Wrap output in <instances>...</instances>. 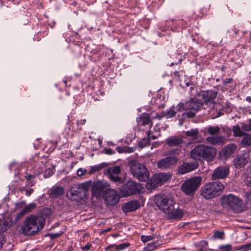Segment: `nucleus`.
I'll return each mask as SVG.
<instances>
[{
	"instance_id": "f8f14e48",
	"label": "nucleus",
	"mask_w": 251,
	"mask_h": 251,
	"mask_svg": "<svg viewBox=\"0 0 251 251\" xmlns=\"http://www.w3.org/2000/svg\"><path fill=\"white\" fill-rule=\"evenodd\" d=\"M79 188L75 184L74 186L72 187L69 191L66 193L67 197L72 201H80L84 198L83 192L79 190Z\"/></svg>"
},
{
	"instance_id": "9d476101",
	"label": "nucleus",
	"mask_w": 251,
	"mask_h": 251,
	"mask_svg": "<svg viewBox=\"0 0 251 251\" xmlns=\"http://www.w3.org/2000/svg\"><path fill=\"white\" fill-rule=\"evenodd\" d=\"M217 94V91L212 90H208L201 91L199 93L197 94V96L201 97L203 100V101H202L203 104H205L209 106L211 105L213 106L215 103L214 100L216 98Z\"/></svg>"
},
{
	"instance_id": "72a5a7b5",
	"label": "nucleus",
	"mask_w": 251,
	"mask_h": 251,
	"mask_svg": "<svg viewBox=\"0 0 251 251\" xmlns=\"http://www.w3.org/2000/svg\"><path fill=\"white\" fill-rule=\"evenodd\" d=\"M108 178L113 182L116 183L117 185L121 184L123 183V180L119 175H107Z\"/></svg>"
},
{
	"instance_id": "a878e982",
	"label": "nucleus",
	"mask_w": 251,
	"mask_h": 251,
	"mask_svg": "<svg viewBox=\"0 0 251 251\" xmlns=\"http://www.w3.org/2000/svg\"><path fill=\"white\" fill-rule=\"evenodd\" d=\"M144 166V164L135 160H132L128 163L130 171L132 175L134 174L135 172L137 173L139 172L140 168H142Z\"/></svg>"
},
{
	"instance_id": "49530a36",
	"label": "nucleus",
	"mask_w": 251,
	"mask_h": 251,
	"mask_svg": "<svg viewBox=\"0 0 251 251\" xmlns=\"http://www.w3.org/2000/svg\"><path fill=\"white\" fill-rule=\"evenodd\" d=\"M181 150L180 149H176L174 150H170L168 154L170 155H172V156H176L179 155L180 153L181 152Z\"/></svg>"
},
{
	"instance_id": "ddd939ff",
	"label": "nucleus",
	"mask_w": 251,
	"mask_h": 251,
	"mask_svg": "<svg viewBox=\"0 0 251 251\" xmlns=\"http://www.w3.org/2000/svg\"><path fill=\"white\" fill-rule=\"evenodd\" d=\"M199 164L197 163L183 162L177 168V174L184 175L190 172L196 170L198 167Z\"/></svg>"
},
{
	"instance_id": "4c0bfd02",
	"label": "nucleus",
	"mask_w": 251,
	"mask_h": 251,
	"mask_svg": "<svg viewBox=\"0 0 251 251\" xmlns=\"http://www.w3.org/2000/svg\"><path fill=\"white\" fill-rule=\"evenodd\" d=\"M176 111L174 110L173 107H171L166 111H163V116H165L167 118H171L175 116Z\"/></svg>"
},
{
	"instance_id": "ea45409f",
	"label": "nucleus",
	"mask_w": 251,
	"mask_h": 251,
	"mask_svg": "<svg viewBox=\"0 0 251 251\" xmlns=\"http://www.w3.org/2000/svg\"><path fill=\"white\" fill-rule=\"evenodd\" d=\"M157 174L160 177L163 183L168 181L171 176V175L170 174H167L164 173H160Z\"/></svg>"
},
{
	"instance_id": "338daca9",
	"label": "nucleus",
	"mask_w": 251,
	"mask_h": 251,
	"mask_svg": "<svg viewBox=\"0 0 251 251\" xmlns=\"http://www.w3.org/2000/svg\"><path fill=\"white\" fill-rule=\"evenodd\" d=\"M91 247V245L89 243H88L86 245L83 246V247L81 248V249L82 250H89Z\"/></svg>"
},
{
	"instance_id": "dca6fc26",
	"label": "nucleus",
	"mask_w": 251,
	"mask_h": 251,
	"mask_svg": "<svg viewBox=\"0 0 251 251\" xmlns=\"http://www.w3.org/2000/svg\"><path fill=\"white\" fill-rule=\"evenodd\" d=\"M132 175L140 181H147L150 178L149 171L146 168L145 165L142 168H140V171L139 172L137 173L135 172V174Z\"/></svg>"
},
{
	"instance_id": "b1692460",
	"label": "nucleus",
	"mask_w": 251,
	"mask_h": 251,
	"mask_svg": "<svg viewBox=\"0 0 251 251\" xmlns=\"http://www.w3.org/2000/svg\"><path fill=\"white\" fill-rule=\"evenodd\" d=\"M206 141L210 144L220 145L225 143L226 139L223 136H210L206 138Z\"/></svg>"
},
{
	"instance_id": "603ef678",
	"label": "nucleus",
	"mask_w": 251,
	"mask_h": 251,
	"mask_svg": "<svg viewBox=\"0 0 251 251\" xmlns=\"http://www.w3.org/2000/svg\"><path fill=\"white\" fill-rule=\"evenodd\" d=\"M239 249L242 250L244 251H247L248 250H251V243L240 246L239 247Z\"/></svg>"
},
{
	"instance_id": "f3484780",
	"label": "nucleus",
	"mask_w": 251,
	"mask_h": 251,
	"mask_svg": "<svg viewBox=\"0 0 251 251\" xmlns=\"http://www.w3.org/2000/svg\"><path fill=\"white\" fill-rule=\"evenodd\" d=\"M137 122L139 126L149 125L150 127L152 126V122L149 114L147 113H142L137 118Z\"/></svg>"
},
{
	"instance_id": "20e7f679",
	"label": "nucleus",
	"mask_w": 251,
	"mask_h": 251,
	"mask_svg": "<svg viewBox=\"0 0 251 251\" xmlns=\"http://www.w3.org/2000/svg\"><path fill=\"white\" fill-rule=\"evenodd\" d=\"M225 188L223 184L218 181L207 183L201 188V195L207 200L219 196Z\"/></svg>"
},
{
	"instance_id": "0eeeda50",
	"label": "nucleus",
	"mask_w": 251,
	"mask_h": 251,
	"mask_svg": "<svg viewBox=\"0 0 251 251\" xmlns=\"http://www.w3.org/2000/svg\"><path fill=\"white\" fill-rule=\"evenodd\" d=\"M110 185L103 180L94 181L92 186V196L97 199H100L105 190L109 189Z\"/></svg>"
},
{
	"instance_id": "37998d69",
	"label": "nucleus",
	"mask_w": 251,
	"mask_h": 251,
	"mask_svg": "<svg viewBox=\"0 0 251 251\" xmlns=\"http://www.w3.org/2000/svg\"><path fill=\"white\" fill-rule=\"evenodd\" d=\"M225 233L224 231H215L213 234V238L215 239L223 240L224 238Z\"/></svg>"
},
{
	"instance_id": "8fccbe9b",
	"label": "nucleus",
	"mask_w": 251,
	"mask_h": 251,
	"mask_svg": "<svg viewBox=\"0 0 251 251\" xmlns=\"http://www.w3.org/2000/svg\"><path fill=\"white\" fill-rule=\"evenodd\" d=\"M62 234V232L61 231L60 233H48L45 235V236H50L51 240H54L59 236H60Z\"/></svg>"
},
{
	"instance_id": "aec40b11",
	"label": "nucleus",
	"mask_w": 251,
	"mask_h": 251,
	"mask_svg": "<svg viewBox=\"0 0 251 251\" xmlns=\"http://www.w3.org/2000/svg\"><path fill=\"white\" fill-rule=\"evenodd\" d=\"M163 184L162 181L156 174H155L150 179V181L147 183V187L149 189H152L159 186H161Z\"/></svg>"
},
{
	"instance_id": "a19ab883",
	"label": "nucleus",
	"mask_w": 251,
	"mask_h": 251,
	"mask_svg": "<svg viewBox=\"0 0 251 251\" xmlns=\"http://www.w3.org/2000/svg\"><path fill=\"white\" fill-rule=\"evenodd\" d=\"M14 225L15 224H14V221H12L11 219L9 220V222H8L6 221H5L3 224V227H2V231H5L10 227L12 226V225Z\"/></svg>"
},
{
	"instance_id": "6e6d98bb",
	"label": "nucleus",
	"mask_w": 251,
	"mask_h": 251,
	"mask_svg": "<svg viewBox=\"0 0 251 251\" xmlns=\"http://www.w3.org/2000/svg\"><path fill=\"white\" fill-rule=\"evenodd\" d=\"M177 111H181L182 110H185V103H180L176 106Z\"/></svg>"
},
{
	"instance_id": "412c9836",
	"label": "nucleus",
	"mask_w": 251,
	"mask_h": 251,
	"mask_svg": "<svg viewBox=\"0 0 251 251\" xmlns=\"http://www.w3.org/2000/svg\"><path fill=\"white\" fill-rule=\"evenodd\" d=\"M163 184L162 181L156 174H155L150 179V181L147 183V187L149 189H152L159 186H161Z\"/></svg>"
},
{
	"instance_id": "69168bd1",
	"label": "nucleus",
	"mask_w": 251,
	"mask_h": 251,
	"mask_svg": "<svg viewBox=\"0 0 251 251\" xmlns=\"http://www.w3.org/2000/svg\"><path fill=\"white\" fill-rule=\"evenodd\" d=\"M246 184L247 186L251 187V176L246 179Z\"/></svg>"
},
{
	"instance_id": "1a4fd4ad",
	"label": "nucleus",
	"mask_w": 251,
	"mask_h": 251,
	"mask_svg": "<svg viewBox=\"0 0 251 251\" xmlns=\"http://www.w3.org/2000/svg\"><path fill=\"white\" fill-rule=\"evenodd\" d=\"M139 192L140 189L138 185L133 181H127L120 189L121 194L125 197L135 194Z\"/></svg>"
},
{
	"instance_id": "680f3d73",
	"label": "nucleus",
	"mask_w": 251,
	"mask_h": 251,
	"mask_svg": "<svg viewBox=\"0 0 251 251\" xmlns=\"http://www.w3.org/2000/svg\"><path fill=\"white\" fill-rule=\"evenodd\" d=\"M104 151L107 154L111 155L114 153V151L111 149H105Z\"/></svg>"
},
{
	"instance_id": "774afa93",
	"label": "nucleus",
	"mask_w": 251,
	"mask_h": 251,
	"mask_svg": "<svg viewBox=\"0 0 251 251\" xmlns=\"http://www.w3.org/2000/svg\"><path fill=\"white\" fill-rule=\"evenodd\" d=\"M2 236L0 235V249L2 247L3 244L5 243V241L1 239Z\"/></svg>"
},
{
	"instance_id": "4d7b16f0",
	"label": "nucleus",
	"mask_w": 251,
	"mask_h": 251,
	"mask_svg": "<svg viewBox=\"0 0 251 251\" xmlns=\"http://www.w3.org/2000/svg\"><path fill=\"white\" fill-rule=\"evenodd\" d=\"M87 173V170L86 169H82L81 168H79L77 171V174L78 176H82L85 174Z\"/></svg>"
},
{
	"instance_id": "f704fd0d",
	"label": "nucleus",
	"mask_w": 251,
	"mask_h": 251,
	"mask_svg": "<svg viewBox=\"0 0 251 251\" xmlns=\"http://www.w3.org/2000/svg\"><path fill=\"white\" fill-rule=\"evenodd\" d=\"M241 143L244 146H251V134L245 133L242 140Z\"/></svg>"
},
{
	"instance_id": "9b49d317",
	"label": "nucleus",
	"mask_w": 251,
	"mask_h": 251,
	"mask_svg": "<svg viewBox=\"0 0 251 251\" xmlns=\"http://www.w3.org/2000/svg\"><path fill=\"white\" fill-rule=\"evenodd\" d=\"M178 161L176 156H168L160 160L157 163V166L161 169H167L175 166Z\"/></svg>"
},
{
	"instance_id": "c9c22d12",
	"label": "nucleus",
	"mask_w": 251,
	"mask_h": 251,
	"mask_svg": "<svg viewBox=\"0 0 251 251\" xmlns=\"http://www.w3.org/2000/svg\"><path fill=\"white\" fill-rule=\"evenodd\" d=\"M199 130L197 128L191 129L190 130L186 131L185 135L188 137H192L194 139H196L199 134Z\"/></svg>"
},
{
	"instance_id": "f257e3e1",
	"label": "nucleus",
	"mask_w": 251,
	"mask_h": 251,
	"mask_svg": "<svg viewBox=\"0 0 251 251\" xmlns=\"http://www.w3.org/2000/svg\"><path fill=\"white\" fill-rule=\"evenodd\" d=\"M45 224V219L37 215H31L25 218L22 227V233L25 236H33L42 230Z\"/></svg>"
},
{
	"instance_id": "4468645a",
	"label": "nucleus",
	"mask_w": 251,
	"mask_h": 251,
	"mask_svg": "<svg viewBox=\"0 0 251 251\" xmlns=\"http://www.w3.org/2000/svg\"><path fill=\"white\" fill-rule=\"evenodd\" d=\"M229 173V167L227 166H220L214 170L212 178L214 180L225 178L228 176Z\"/></svg>"
},
{
	"instance_id": "3c124183",
	"label": "nucleus",
	"mask_w": 251,
	"mask_h": 251,
	"mask_svg": "<svg viewBox=\"0 0 251 251\" xmlns=\"http://www.w3.org/2000/svg\"><path fill=\"white\" fill-rule=\"evenodd\" d=\"M197 111L191 110L190 111L185 112L183 114V115H186L188 118H192L195 116L196 113Z\"/></svg>"
},
{
	"instance_id": "e433bc0d",
	"label": "nucleus",
	"mask_w": 251,
	"mask_h": 251,
	"mask_svg": "<svg viewBox=\"0 0 251 251\" xmlns=\"http://www.w3.org/2000/svg\"><path fill=\"white\" fill-rule=\"evenodd\" d=\"M107 164L106 163H102L98 165H96L91 167L90 171L89 172V174H91L94 172L99 171L102 168L106 167Z\"/></svg>"
},
{
	"instance_id": "c756f323",
	"label": "nucleus",
	"mask_w": 251,
	"mask_h": 251,
	"mask_svg": "<svg viewBox=\"0 0 251 251\" xmlns=\"http://www.w3.org/2000/svg\"><path fill=\"white\" fill-rule=\"evenodd\" d=\"M38 213L39 217H43L45 219V217H49L51 215L52 210L50 208L43 207L39 210Z\"/></svg>"
},
{
	"instance_id": "2f4dec72",
	"label": "nucleus",
	"mask_w": 251,
	"mask_h": 251,
	"mask_svg": "<svg viewBox=\"0 0 251 251\" xmlns=\"http://www.w3.org/2000/svg\"><path fill=\"white\" fill-rule=\"evenodd\" d=\"M121 173V168L119 166L109 167L107 170V175H119Z\"/></svg>"
},
{
	"instance_id": "c85d7f7f",
	"label": "nucleus",
	"mask_w": 251,
	"mask_h": 251,
	"mask_svg": "<svg viewBox=\"0 0 251 251\" xmlns=\"http://www.w3.org/2000/svg\"><path fill=\"white\" fill-rule=\"evenodd\" d=\"M247 163V161L244 156H238L233 160V164L235 168H241Z\"/></svg>"
},
{
	"instance_id": "0e129e2a",
	"label": "nucleus",
	"mask_w": 251,
	"mask_h": 251,
	"mask_svg": "<svg viewBox=\"0 0 251 251\" xmlns=\"http://www.w3.org/2000/svg\"><path fill=\"white\" fill-rule=\"evenodd\" d=\"M25 195L27 196H29L33 192V189L32 188H29V189H25Z\"/></svg>"
},
{
	"instance_id": "de8ad7c7",
	"label": "nucleus",
	"mask_w": 251,
	"mask_h": 251,
	"mask_svg": "<svg viewBox=\"0 0 251 251\" xmlns=\"http://www.w3.org/2000/svg\"><path fill=\"white\" fill-rule=\"evenodd\" d=\"M26 212L23 208L19 213L17 214L16 217L14 220V224H16L17 222L23 216H24Z\"/></svg>"
},
{
	"instance_id": "6e6552de",
	"label": "nucleus",
	"mask_w": 251,
	"mask_h": 251,
	"mask_svg": "<svg viewBox=\"0 0 251 251\" xmlns=\"http://www.w3.org/2000/svg\"><path fill=\"white\" fill-rule=\"evenodd\" d=\"M103 199L107 206H113L119 202L120 196L115 190L109 188L104 191Z\"/></svg>"
},
{
	"instance_id": "052dcab7",
	"label": "nucleus",
	"mask_w": 251,
	"mask_h": 251,
	"mask_svg": "<svg viewBox=\"0 0 251 251\" xmlns=\"http://www.w3.org/2000/svg\"><path fill=\"white\" fill-rule=\"evenodd\" d=\"M242 128L243 130H245V131L251 130V129H250V125L249 126V125H247L246 124H244L243 125H242Z\"/></svg>"
},
{
	"instance_id": "e2e57ef3",
	"label": "nucleus",
	"mask_w": 251,
	"mask_h": 251,
	"mask_svg": "<svg viewBox=\"0 0 251 251\" xmlns=\"http://www.w3.org/2000/svg\"><path fill=\"white\" fill-rule=\"evenodd\" d=\"M115 246H116V245H115V244L110 245L105 248V250L106 251L110 250L111 251H113V249L114 248H115Z\"/></svg>"
},
{
	"instance_id": "09e8293b",
	"label": "nucleus",
	"mask_w": 251,
	"mask_h": 251,
	"mask_svg": "<svg viewBox=\"0 0 251 251\" xmlns=\"http://www.w3.org/2000/svg\"><path fill=\"white\" fill-rule=\"evenodd\" d=\"M154 238V236L153 235H142L141 237V239L142 242L144 243L147 242L148 241L153 240Z\"/></svg>"
},
{
	"instance_id": "79ce46f5",
	"label": "nucleus",
	"mask_w": 251,
	"mask_h": 251,
	"mask_svg": "<svg viewBox=\"0 0 251 251\" xmlns=\"http://www.w3.org/2000/svg\"><path fill=\"white\" fill-rule=\"evenodd\" d=\"M150 144V139L149 138H143L139 143L138 146L140 148H144Z\"/></svg>"
},
{
	"instance_id": "423d86ee",
	"label": "nucleus",
	"mask_w": 251,
	"mask_h": 251,
	"mask_svg": "<svg viewBox=\"0 0 251 251\" xmlns=\"http://www.w3.org/2000/svg\"><path fill=\"white\" fill-rule=\"evenodd\" d=\"M201 176H194L186 180L181 185L182 191L187 195H192L201 184Z\"/></svg>"
},
{
	"instance_id": "cd10ccee",
	"label": "nucleus",
	"mask_w": 251,
	"mask_h": 251,
	"mask_svg": "<svg viewBox=\"0 0 251 251\" xmlns=\"http://www.w3.org/2000/svg\"><path fill=\"white\" fill-rule=\"evenodd\" d=\"M168 218L171 219H180L183 215V212L181 209H175L174 206V209L172 212L168 214Z\"/></svg>"
},
{
	"instance_id": "864d4df0",
	"label": "nucleus",
	"mask_w": 251,
	"mask_h": 251,
	"mask_svg": "<svg viewBox=\"0 0 251 251\" xmlns=\"http://www.w3.org/2000/svg\"><path fill=\"white\" fill-rule=\"evenodd\" d=\"M219 249L222 250L224 251H229L231 250V245L229 244L225 245H221L219 247Z\"/></svg>"
},
{
	"instance_id": "5fc2aeb1",
	"label": "nucleus",
	"mask_w": 251,
	"mask_h": 251,
	"mask_svg": "<svg viewBox=\"0 0 251 251\" xmlns=\"http://www.w3.org/2000/svg\"><path fill=\"white\" fill-rule=\"evenodd\" d=\"M25 205V201H21L15 203V210L20 209Z\"/></svg>"
},
{
	"instance_id": "473e14b6",
	"label": "nucleus",
	"mask_w": 251,
	"mask_h": 251,
	"mask_svg": "<svg viewBox=\"0 0 251 251\" xmlns=\"http://www.w3.org/2000/svg\"><path fill=\"white\" fill-rule=\"evenodd\" d=\"M55 171V166L54 165H51L50 167L46 169L44 172V177L45 178L50 177L54 173Z\"/></svg>"
},
{
	"instance_id": "2eb2a0df",
	"label": "nucleus",
	"mask_w": 251,
	"mask_h": 251,
	"mask_svg": "<svg viewBox=\"0 0 251 251\" xmlns=\"http://www.w3.org/2000/svg\"><path fill=\"white\" fill-rule=\"evenodd\" d=\"M203 105L202 101L199 100L197 98L191 99L185 102V111L190 110L195 111L199 110Z\"/></svg>"
},
{
	"instance_id": "bb28decb",
	"label": "nucleus",
	"mask_w": 251,
	"mask_h": 251,
	"mask_svg": "<svg viewBox=\"0 0 251 251\" xmlns=\"http://www.w3.org/2000/svg\"><path fill=\"white\" fill-rule=\"evenodd\" d=\"M92 186V181L91 180L87 181L85 182L76 185L78 188H79V190H80L81 192H83L84 197L86 196L88 191Z\"/></svg>"
},
{
	"instance_id": "13d9d810",
	"label": "nucleus",
	"mask_w": 251,
	"mask_h": 251,
	"mask_svg": "<svg viewBox=\"0 0 251 251\" xmlns=\"http://www.w3.org/2000/svg\"><path fill=\"white\" fill-rule=\"evenodd\" d=\"M233 80L232 78H227L224 79L223 81L224 85H226L227 84H229L233 82Z\"/></svg>"
},
{
	"instance_id": "5701e85b",
	"label": "nucleus",
	"mask_w": 251,
	"mask_h": 251,
	"mask_svg": "<svg viewBox=\"0 0 251 251\" xmlns=\"http://www.w3.org/2000/svg\"><path fill=\"white\" fill-rule=\"evenodd\" d=\"M166 143L169 147L179 146L183 143V140L181 137L173 136L168 138Z\"/></svg>"
},
{
	"instance_id": "6ab92c4d",
	"label": "nucleus",
	"mask_w": 251,
	"mask_h": 251,
	"mask_svg": "<svg viewBox=\"0 0 251 251\" xmlns=\"http://www.w3.org/2000/svg\"><path fill=\"white\" fill-rule=\"evenodd\" d=\"M236 149V145L231 144L225 147L221 151L220 154L225 158H227L234 153Z\"/></svg>"
},
{
	"instance_id": "f03ea898",
	"label": "nucleus",
	"mask_w": 251,
	"mask_h": 251,
	"mask_svg": "<svg viewBox=\"0 0 251 251\" xmlns=\"http://www.w3.org/2000/svg\"><path fill=\"white\" fill-rule=\"evenodd\" d=\"M216 155V149L211 147L199 145L196 146L190 152V157L194 160L207 161H213Z\"/></svg>"
},
{
	"instance_id": "a211bd4d",
	"label": "nucleus",
	"mask_w": 251,
	"mask_h": 251,
	"mask_svg": "<svg viewBox=\"0 0 251 251\" xmlns=\"http://www.w3.org/2000/svg\"><path fill=\"white\" fill-rule=\"evenodd\" d=\"M50 199H57L63 196V187L54 185L49 191Z\"/></svg>"
},
{
	"instance_id": "bf43d9fd",
	"label": "nucleus",
	"mask_w": 251,
	"mask_h": 251,
	"mask_svg": "<svg viewBox=\"0 0 251 251\" xmlns=\"http://www.w3.org/2000/svg\"><path fill=\"white\" fill-rule=\"evenodd\" d=\"M116 150L120 153L126 151V149H125V148L121 147H120V146H118V147H116Z\"/></svg>"
},
{
	"instance_id": "4be33fe9",
	"label": "nucleus",
	"mask_w": 251,
	"mask_h": 251,
	"mask_svg": "<svg viewBox=\"0 0 251 251\" xmlns=\"http://www.w3.org/2000/svg\"><path fill=\"white\" fill-rule=\"evenodd\" d=\"M140 204L138 201H132L125 203L123 206V209L124 212L134 211L140 207Z\"/></svg>"
},
{
	"instance_id": "393cba45",
	"label": "nucleus",
	"mask_w": 251,
	"mask_h": 251,
	"mask_svg": "<svg viewBox=\"0 0 251 251\" xmlns=\"http://www.w3.org/2000/svg\"><path fill=\"white\" fill-rule=\"evenodd\" d=\"M42 168L39 167L35 171L34 174H27V175L25 176V178L26 180L27 185L29 186H34L35 184V182L32 179L34 178L36 176L40 175L42 173Z\"/></svg>"
},
{
	"instance_id": "39448f33",
	"label": "nucleus",
	"mask_w": 251,
	"mask_h": 251,
	"mask_svg": "<svg viewBox=\"0 0 251 251\" xmlns=\"http://www.w3.org/2000/svg\"><path fill=\"white\" fill-rule=\"evenodd\" d=\"M154 201L157 207L164 213L168 214L172 212L175 201L165 195L156 196Z\"/></svg>"
},
{
	"instance_id": "58836bf2",
	"label": "nucleus",
	"mask_w": 251,
	"mask_h": 251,
	"mask_svg": "<svg viewBox=\"0 0 251 251\" xmlns=\"http://www.w3.org/2000/svg\"><path fill=\"white\" fill-rule=\"evenodd\" d=\"M220 131V128L218 126H209L207 127V132L211 135L218 134Z\"/></svg>"
},
{
	"instance_id": "7c9ffc66",
	"label": "nucleus",
	"mask_w": 251,
	"mask_h": 251,
	"mask_svg": "<svg viewBox=\"0 0 251 251\" xmlns=\"http://www.w3.org/2000/svg\"><path fill=\"white\" fill-rule=\"evenodd\" d=\"M232 132L234 137H243L245 134V133L242 131L238 125L232 126Z\"/></svg>"
},
{
	"instance_id": "a18cd8bd",
	"label": "nucleus",
	"mask_w": 251,
	"mask_h": 251,
	"mask_svg": "<svg viewBox=\"0 0 251 251\" xmlns=\"http://www.w3.org/2000/svg\"><path fill=\"white\" fill-rule=\"evenodd\" d=\"M36 207V204L34 202H32L25 206L24 208V209L27 213L31 212L33 209H35Z\"/></svg>"
},
{
	"instance_id": "c03bdc74",
	"label": "nucleus",
	"mask_w": 251,
	"mask_h": 251,
	"mask_svg": "<svg viewBox=\"0 0 251 251\" xmlns=\"http://www.w3.org/2000/svg\"><path fill=\"white\" fill-rule=\"evenodd\" d=\"M130 246L129 243H124L115 246V250L116 251H122Z\"/></svg>"
},
{
	"instance_id": "7ed1b4c3",
	"label": "nucleus",
	"mask_w": 251,
	"mask_h": 251,
	"mask_svg": "<svg viewBox=\"0 0 251 251\" xmlns=\"http://www.w3.org/2000/svg\"><path fill=\"white\" fill-rule=\"evenodd\" d=\"M221 203L223 208L228 210L233 211L235 213H240L243 210L242 200L232 194L223 196Z\"/></svg>"
}]
</instances>
